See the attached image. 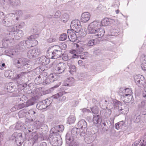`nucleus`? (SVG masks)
Instances as JSON below:
<instances>
[{"instance_id":"f257e3e1","label":"nucleus","mask_w":146,"mask_h":146,"mask_svg":"<svg viewBox=\"0 0 146 146\" xmlns=\"http://www.w3.org/2000/svg\"><path fill=\"white\" fill-rule=\"evenodd\" d=\"M48 139L50 144L53 146H60L62 144V140L60 135L57 136H50L48 137L45 136L44 137L43 140Z\"/></svg>"},{"instance_id":"f03ea898","label":"nucleus","mask_w":146,"mask_h":146,"mask_svg":"<svg viewBox=\"0 0 146 146\" xmlns=\"http://www.w3.org/2000/svg\"><path fill=\"white\" fill-rule=\"evenodd\" d=\"M56 49H54L52 51L48 52L49 54V56L50 58L51 59H56L58 58L61 57V55L62 49L61 46L60 47L58 45L55 46ZM48 52H49L48 51Z\"/></svg>"},{"instance_id":"7ed1b4c3","label":"nucleus","mask_w":146,"mask_h":146,"mask_svg":"<svg viewBox=\"0 0 146 146\" xmlns=\"http://www.w3.org/2000/svg\"><path fill=\"white\" fill-rule=\"evenodd\" d=\"M41 53L40 49L36 47L34 49H30L27 52V56L29 58H33L37 57Z\"/></svg>"},{"instance_id":"20e7f679","label":"nucleus","mask_w":146,"mask_h":146,"mask_svg":"<svg viewBox=\"0 0 146 146\" xmlns=\"http://www.w3.org/2000/svg\"><path fill=\"white\" fill-rule=\"evenodd\" d=\"M134 79L135 83L139 87L141 88L144 87L146 81L143 76L140 74L136 75L134 76Z\"/></svg>"},{"instance_id":"39448f33","label":"nucleus","mask_w":146,"mask_h":146,"mask_svg":"<svg viewBox=\"0 0 146 146\" xmlns=\"http://www.w3.org/2000/svg\"><path fill=\"white\" fill-rule=\"evenodd\" d=\"M76 138H71L70 135L69 133L66 134V144L69 146H78L79 143L76 141Z\"/></svg>"},{"instance_id":"423d86ee","label":"nucleus","mask_w":146,"mask_h":146,"mask_svg":"<svg viewBox=\"0 0 146 146\" xmlns=\"http://www.w3.org/2000/svg\"><path fill=\"white\" fill-rule=\"evenodd\" d=\"M66 68V64L60 62L54 68V70L57 74H60L64 72Z\"/></svg>"},{"instance_id":"0eeeda50","label":"nucleus","mask_w":146,"mask_h":146,"mask_svg":"<svg viewBox=\"0 0 146 146\" xmlns=\"http://www.w3.org/2000/svg\"><path fill=\"white\" fill-rule=\"evenodd\" d=\"M51 104V103L48 99H46L39 102L36 105V108L39 110H41L45 109Z\"/></svg>"},{"instance_id":"6e6552de","label":"nucleus","mask_w":146,"mask_h":146,"mask_svg":"<svg viewBox=\"0 0 146 146\" xmlns=\"http://www.w3.org/2000/svg\"><path fill=\"white\" fill-rule=\"evenodd\" d=\"M26 59L21 58L15 59L14 61V64L18 68L20 69L24 64L26 63Z\"/></svg>"},{"instance_id":"1a4fd4ad","label":"nucleus","mask_w":146,"mask_h":146,"mask_svg":"<svg viewBox=\"0 0 146 146\" xmlns=\"http://www.w3.org/2000/svg\"><path fill=\"white\" fill-rule=\"evenodd\" d=\"M14 135H16L15 142L17 145L20 146L23 143V139L22 134L21 133H14Z\"/></svg>"},{"instance_id":"9d476101","label":"nucleus","mask_w":146,"mask_h":146,"mask_svg":"<svg viewBox=\"0 0 146 146\" xmlns=\"http://www.w3.org/2000/svg\"><path fill=\"white\" fill-rule=\"evenodd\" d=\"M140 142V146H146V133H145L140 139L137 141H135L132 145V146H137Z\"/></svg>"},{"instance_id":"9b49d317","label":"nucleus","mask_w":146,"mask_h":146,"mask_svg":"<svg viewBox=\"0 0 146 146\" xmlns=\"http://www.w3.org/2000/svg\"><path fill=\"white\" fill-rule=\"evenodd\" d=\"M13 21L12 18L5 17L1 23L5 26L10 27L13 24Z\"/></svg>"},{"instance_id":"f8f14e48","label":"nucleus","mask_w":146,"mask_h":146,"mask_svg":"<svg viewBox=\"0 0 146 146\" xmlns=\"http://www.w3.org/2000/svg\"><path fill=\"white\" fill-rule=\"evenodd\" d=\"M74 31L72 30H68V36L70 41L74 42L77 39V35Z\"/></svg>"},{"instance_id":"ddd939ff","label":"nucleus","mask_w":146,"mask_h":146,"mask_svg":"<svg viewBox=\"0 0 146 146\" xmlns=\"http://www.w3.org/2000/svg\"><path fill=\"white\" fill-rule=\"evenodd\" d=\"M102 121V118L99 115H94L93 119V123L97 125V126H100Z\"/></svg>"},{"instance_id":"4468645a","label":"nucleus","mask_w":146,"mask_h":146,"mask_svg":"<svg viewBox=\"0 0 146 146\" xmlns=\"http://www.w3.org/2000/svg\"><path fill=\"white\" fill-rule=\"evenodd\" d=\"M26 74V72H22L17 74L16 78L17 82L19 84H20L23 82L24 79L25 77V75Z\"/></svg>"},{"instance_id":"2eb2a0df","label":"nucleus","mask_w":146,"mask_h":146,"mask_svg":"<svg viewBox=\"0 0 146 146\" xmlns=\"http://www.w3.org/2000/svg\"><path fill=\"white\" fill-rule=\"evenodd\" d=\"M39 64L42 65H46L48 64L50 61V59L44 56L40 57L39 60Z\"/></svg>"},{"instance_id":"dca6fc26","label":"nucleus","mask_w":146,"mask_h":146,"mask_svg":"<svg viewBox=\"0 0 146 146\" xmlns=\"http://www.w3.org/2000/svg\"><path fill=\"white\" fill-rule=\"evenodd\" d=\"M90 17V15L89 13L84 12L82 14L81 20L82 22L86 23L89 20Z\"/></svg>"},{"instance_id":"f3484780","label":"nucleus","mask_w":146,"mask_h":146,"mask_svg":"<svg viewBox=\"0 0 146 146\" xmlns=\"http://www.w3.org/2000/svg\"><path fill=\"white\" fill-rule=\"evenodd\" d=\"M133 97L132 95H130L129 94H124L121 96V98L122 100L125 103H127L129 102L131 100H132V99Z\"/></svg>"},{"instance_id":"a211bd4d","label":"nucleus","mask_w":146,"mask_h":146,"mask_svg":"<svg viewBox=\"0 0 146 146\" xmlns=\"http://www.w3.org/2000/svg\"><path fill=\"white\" fill-rule=\"evenodd\" d=\"M80 129L74 127L71 130V134H70V137L71 138H76L79 133Z\"/></svg>"},{"instance_id":"6ab92c4d","label":"nucleus","mask_w":146,"mask_h":146,"mask_svg":"<svg viewBox=\"0 0 146 146\" xmlns=\"http://www.w3.org/2000/svg\"><path fill=\"white\" fill-rule=\"evenodd\" d=\"M54 98L58 99L59 101H64L66 100V97L65 96H63V94L62 92H59L54 96Z\"/></svg>"},{"instance_id":"aec40b11","label":"nucleus","mask_w":146,"mask_h":146,"mask_svg":"<svg viewBox=\"0 0 146 146\" xmlns=\"http://www.w3.org/2000/svg\"><path fill=\"white\" fill-rule=\"evenodd\" d=\"M44 79V76L43 74H41L36 78L35 81L37 84H42L43 85V82Z\"/></svg>"},{"instance_id":"412c9836","label":"nucleus","mask_w":146,"mask_h":146,"mask_svg":"<svg viewBox=\"0 0 146 146\" xmlns=\"http://www.w3.org/2000/svg\"><path fill=\"white\" fill-rule=\"evenodd\" d=\"M81 27V25H77V26L76 25L75 26H74V27H71V28L72 29V30H73L76 33H78L81 36L84 37L85 36L86 34L84 33L82 35L80 34L81 33L80 32Z\"/></svg>"},{"instance_id":"4be33fe9","label":"nucleus","mask_w":146,"mask_h":146,"mask_svg":"<svg viewBox=\"0 0 146 146\" xmlns=\"http://www.w3.org/2000/svg\"><path fill=\"white\" fill-rule=\"evenodd\" d=\"M78 125L79 129H86L87 125L86 122L84 120L82 119L78 123Z\"/></svg>"},{"instance_id":"5701e85b","label":"nucleus","mask_w":146,"mask_h":146,"mask_svg":"<svg viewBox=\"0 0 146 146\" xmlns=\"http://www.w3.org/2000/svg\"><path fill=\"white\" fill-rule=\"evenodd\" d=\"M58 127L56 126L51 129L50 132L52 134L50 135V136H57L58 135H60V133H59Z\"/></svg>"},{"instance_id":"b1692460","label":"nucleus","mask_w":146,"mask_h":146,"mask_svg":"<svg viewBox=\"0 0 146 146\" xmlns=\"http://www.w3.org/2000/svg\"><path fill=\"white\" fill-rule=\"evenodd\" d=\"M15 35H14V37L16 40L19 39L24 35L23 32L22 30H19L15 32Z\"/></svg>"},{"instance_id":"393cba45","label":"nucleus","mask_w":146,"mask_h":146,"mask_svg":"<svg viewBox=\"0 0 146 146\" xmlns=\"http://www.w3.org/2000/svg\"><path fill=\"white\" fill-rule=\"evenodd\" d=\"M25 44L28 43H29L30 44H31V45H30L27 46V48H29V47L37 45L38 44V42L35 39L33 40H25Z\"/></svg>"},{"instance_id":"a878e982","label":"nucleus","mask_w":146,"mask_h":146,"mask_svg":"<svg viewBox=\"0 0 146 146\" xmlns=\"http://www.w3.org/2000/svg\"><path fill=\"white\" fill-rule=\"evenodd\" d=\"M94 28H95L97 30L101 26V23L98 21H94L91 23L90 24Z\"/></svg>"},{"instance_id":"bb28decb","label":"nucleus","mask_w":146,"mask_h":146,"mask_svg":"<svg viewBox=\"0 0 146 146\" xmlns=\"http://www.w3.org/2000/svg\"><path fill=\"white\" fill-rule=\"evenodd\" d=\"M36 98L33 97L25 102L27 107L33 105L36 102Z\"/></svg>"},{"instance_id":"cd10ccee","label":"nucleus","mask_w":146,"mask_h":146,"mask_svg":"<svg viewBox=\"0 0 146 146\" xmlns=\"http://www.w3.org/2000/svg\"><path fill=\"white\" fill-rule=\"evenodd\" d=\"M105 31L103 28H99L97 29V34L95 36H97L99 38L102 37L103 36L104 34Z\"/></svg>"},{"instance_id":"c85d7f7f","label":"nucleus","mask_w":146,"mask_h":146,"mask_svg":"<svg viewBox=\"0 0 146 146\" xmlns=\"http://www.w3.org/2000/svg\"><path fill=\"white\" fill-rule=\"evenodd\" d=\"M74 82V79L72 77H70L68 79V80L64 84L65 86H70L73 85Z\"/></svg>"},{"instance_id":"c756f323","label":"nucleus","mask_w":146,"mask_h":146,"mask_svg":"<svg viewBox=\"0 0 146 146\" xmlns=\"http://www.w3.org/2000/svg\"><path fill=\"white\" fill-rule=\"evenodd\" d=\"M140 114L139 112V113H137L135 114L133 118V120L134 122L136 123H139L140 121Z\"/></svg>"},{"instance_id":"7c9ffc66","label":"nucleus","mask_w":146,"mask_h":146,"mask_svg":"<svg viewBox=\"0 0 146 146\" xmlns=\"http://www.w3.org/2000/svg\"><path fill=\"white\" fill-rule=\"evenodd\" d=\"M88 31L90 34H96L97 32V30L94 28L92 26L89 24L88 27Z\"/></svg>"},{"instance_id":"2f4dec72","label":"nucleus","mask_w":146,"mask_h":146,"mask_svg":"<svg viewBox=\"0 0 146 146\" xmlns=\"http://www.w3.org/2000/svg\"><path fill=\"white\" fill-rule=\"evenodd\" d=\"M25 44V41L20 42L18 44L19 49L22 50V49H24V48H25L26 47H27V46H28V45L29 44L28 43Z\"/></svg>"},{"instance_id":"473e14b6","label":"nucleus","mask_w":146,"mask_h":146,"mask_svg":"<svg viewBox=\"0 0 146 146\" xmlns=\"http://www.w3.org/2000/svg\"><path fill=\"white\" fill-rule=\"evenodd\" d=\"M44 121V119H43L42 121H38L35 122L34 125L37 129H39L43 125Z\"/></svg>"},{"instance_id":"72a5a7b5","label":"nucleus","mask_w":146,"mask_h":146,"mask_svg":"<svg viewBox=\"0 0 146 146\" xmlns=\"http://www.w3.org/2000/svg\"><path fill=\"white\" fill-rule=\"evenodd\" d=\"M61 21L64 23L66 22L69 19V15L66 13H64L61 19Z\"/></svg>"},{"instance_id":"f704fd0d","label":"nucleus","mask_w":146,"mask_h":146,"mask_svg":"<svg viewBox=\"0 0 146 146\" xmlns=\"http://www.w3.org/2000/svg\"><path fill=\"white\" fill-rule=\"evenodd\" d=\"M76 120L75 117L74 115H70L68 117L67 120V123L69 124L73 123Z\"/></svg>"},{"instance_id":"c9c22d12","label":"nucleus","mask_w":146,"mask_h":146,"mask_svg":"<svg viewBox=\"0 0 146 146\" xmlns=\"http://www.w3.org/2000/svg\"><path fill=\"white\" fill-rule=\"evenodd\" d=\"M14 35H15V33L13 32H9L8 34H7L6 37L8 38L10 40H13L14 39Z\"/></svg>"},{"instance_id":"e433bc0d","label":"nucleus","mask_w":146,"mask_h":146,"mask_svg":"<svg viewBox=\"0 0 146 146\" xmlns=\"http://www.w3.org/2000/svg\"><path fill=\"white\" fill-rule=\"evenodd\" d=\"M102 129L103 131H107L110 128V125L109 124H107L106 122H103L101 125Z\"/></svg>"},{"instance_id":"4c0bfd02","label":"nucleus","mask_w":146,"mask_h":146,"mask_svg":"<svg viewBox=\"0 0 146 146\" xmlns=\"http://www.w3.org/2000/svg\"><path fill=\"white\" fill-rule=\"evenodd\" d=\"M53 80H50L48 77L44 76V80L43 85H46L53 82Z\"/></svg>"},{"instance_id":"58836bf2","label":"nucleus","mask_w":146,"mask_h":146,"mask_svg":"<svg viewBox=\"0 0 146 146\" xmlns=\"http://www.w3.org/2000/svg\"><path fill=\"white\" fill-rule=\"evenodd\" d=\"M2 44L3 46L5 47H7L9 45V44L11 42V41L9 39L4 38L2 41Z\"/></svg>"},{"instance_id":"ea45409f","label":"nucleus","mask_w":146,"mask_h":146,"mask_svg":"<svg viewBox=\"0 0 146 146\" xmlns=\"http://www.w3.org/2000/svg\"><path fill=\"white\" fill-rule=\"evenodd\" d=\"M80 21L78 19H75L73 20L71 22L70 25L71 28L76 25H80Z\"/></svg>"},{"instance_id":"a19ab883","label":"nucleus","mask_w":146,"mask_h":146,"mask_svg":"<svg viewBox=\"0 0 146 146\" xmlns=\"http://www.w3.org/2000/svg\"><path fill=\"white\" fill-rule=\"evenodd\" d=\"M31 66L28 63H25L20 69L22 70H25V71L29 70L31 68Z\"/></svg>"},{"instance_id":"79ce46f5","label":"nucleus","mask_w":146,"mask_h":146,"mask_svg":"<svg viewBox=\"0 0 146 146\" xmlns=\"http://www.w3.org/2000/svg\"><path fill=\"white\" fill-rule=\"evenodd\" d=\"M76 70V67L74 65H72L69 66L68 71L71 74H73Z\"/></svg>"},{"instance_id":"37998d69","label":"nucleus","mask_w":146,"mask_h":146,"mask_svg":"<svg viewBox=\"0 0 146 146\" xmlns=\"http://www.w3.org/2000/svg\"><path fill=\"white\" fill-rule=\"evenodd\" d=\"M101 25L103 26H107L110 24L109 19L107 18H105L101 21Z\"/></svg>"},{"instance_id":"c03bdc74","label":"nucleus","mask_w":146,"mask_h":146,"mask_svg":"<svg viewBox=\"0 0 146 146\" xmlns=\"http://www.w3.org/2000/svg\"><path fill=\"white\" fill-rule=\"evenodd\" d=\"M10 1L11 5L14 6L18 5L20 3L19 0H11Z\"/></svg>"},{"instance_id":"a18cd8bd","label":"nucleus","mask_w":146,"mask_h":146,"mask_svg":"<svg viewBox=\"0 0 146 146\" xmlns=\"http://www.w3.org/2000/svg\"><path fill=\"white\" fill-rule=\"evenodd\" d=\"M69 52L73 54L72 57L73 58H77L79 57V56L77 54L76 51V50H71L69 51Z\"/></svg>"},{"instance_id":"49530a36","label":"nucleus","mask_w":146,"mask_h":146,"mask_svg":"<svg viewBox=\"0 0 146 146\" xmlns=\"http://www.w3.org/2000/svg\"><path fill=\"white\" fill-rule=\"evenodd\" d=\"M97 40V39L90 40L88 41L87 45L88 46H92L94 45H95L96 43L95 41H96Z\"/></svg>"},{"instance_id":"de8ad7c7","label":"nucleus","mask_w":146,"mask_h":146,"mask_svg":"<svg viewBox=\"0 0 146 146\" xmlns=\"http://www.w3.org/2000/svg\"><path fill=\"white\" fill-rule=\"evenodd\" d=\"M125 88H121L119 89L118 91V94L120 96L121 98V96L123 95L124 94H125Z\"/></svg>"},{"instance_id":"09e8293b","label":"nucleus","mask_w":146,"mask_h":146,"mask_svg":"<svg viewBox=\"0 0 146 146\" xmlns=\"http://www.w3.org/2000/svg\"><path fill=\"white\" fill-rule=\"evenodd\" d=\"M139 108H143L146 110V103L145 101H142L139 104Z\"/></svg>"},{"instance_id":"8fccbe9b","label":"nucleus","mask_w":146,"mask_h":146,"mask_svg":"<svg viewBox=\"0 0 146 146\" xmlns=\"http://www.w3.org/2000/svg\"><path fill=\"white\" fill-rule=\"evenodd\" d=\"M38 139V135L37 134L35 135L31 139V141L33 144L37 142Z\"/></svg>"},{"instance_id":"3c124183","label":"nucleus","mask_w":146,"mask_h":146,"mask_svg":"<svg viewBox=\"0 0 146 146\" xmlns=\"http://www.w3.org/2000/svg\"><path fill=\"white\" fill-rule=\"evenodd\" d=\"M61 12L60 11H57L54 16V18L57 19L59 18L61 15Z\"/></svg>"},{"instance_id":"603ef678","label":"nucleus","mask_w":146,"mask_h":146,"mask_svg":"<svg viewBox=\"0 0 146 146\" xmlns=\"http://www.w3.org/2000/svg\"><path fill=\"white\" fill-rule=\"evenodd\" d=\"M67 37V36L66 34L63 33L61 35L60 37V40L61 41H64L65 40Z\"/></svg>"},{"instance_id":"864d4df0","label":"nucleus","mask_w":146,"mask_h":146,"mask_svg":"<svg viewBox=\"0 0 146 146\" xmlns=\"http://www.w3.org/2000/svg\"><path fill=\"white\" fill-rule=\"evenodd\" d=\"M27 107L25 102H24L23 103L20 104L17 106V110L20 109L24 107Z\"/></svg>"},{"instance_id":"5fc2aeb1","label":"nucleus","mask_w":146,"mask_h":146,"mask_svg":"<svg viewBox=\"0 0 146 146\" xmlns=\"http://www.w3.org/2000/svg\"><path fill=\"white\" fill-rule=\"evenodd\" d=\"M91 109L92 113L94 114H96L98 112V109L96 107H93Z\"/></svg>"},{"instance_id":"6e6d98bb","label":"nucleus","mask_w":146,"mask_h":146,"mask_svg":"<svg viewBox=\"0 0 146 146\" xmlns=\"http://www.w3.org/2000/svg\"><path fill=\"white\" fill-rule=\"evenodd\" d=\"M86 129H80V131L79 133H80V135L82 137L84 136L85 134V131Z\"/></svg>"},{"instance_id":"4d7b16f0","label":"nucleus","mask_w":146,"mask_h":146,"mask_svg":"<svg viewBox=\"0 0 146 146\" xmlns=\"http://www.w3.org/2000/svg\"><path fill=\"white\" fill-rule=\"evenodd\" d=\"M6 89L7 90V92L10 93H12L14 91L13 87L12 86H10V85L7 86Z\"/></svg>"},{"instance_id":"13d9d810","label":"nucleus","mask_w":146,"mask_h":146,"mask_svg":"<svg viewBox=\"0 0 146 146\" xmlns=\"http://www.w3.org/2000/svg\"><path fill=\"white\" fill-rule=\"evenodd\" d=\"M84 48L81 46L76 49V54H81L83 51Z\"/></svg>"},{"instance_id":"bf43d9fd","label":"nucleus","mask_w":146,"mask_h":146,"mask_svg":"<svg viewBox=\"0 0 146 146\" xmlns=\"http://www.w3.org/2000/svg\"><path fill=\"white\" fill-rule=\"evenodd\" d=\"M56 127H58V128L59 131V133H60L62 132L64 129V127L62 125L57 126Z\"/></svg>"},{"instance_id":"052dcab7","label":"nucleus","mask_w":146,"mask_h":146,"mask_svg":"<svg viewBox=\"0 0 146 146\" xmlns=\"http://www.w3.org/2000/svg\"><path fill=\"white\" fill-rule=\"evenodd\" d=\"M56 38L53 37L50 38L47 40L48 42L50 43L55 42L56 41Z\"/></svg>"},{"instance_id":"680f3d73","label":"nucleus","mask_w":146,"mask_h":146,"mask_svg":"<svg viewBox=\"0 0 146 146\" xmlns=\"http://www.w3.org/2000/svg\"><path fill=\"white\" fill-rule=\"evenodd\" d=\"M125 94H129L130 95H132L131 93L132 91L130 88H125Z\"/></svg>"},{"instance_id":"e2e57ef3","label":"nucleus","mask_w":146,"mask_h":146,"mask_svg":"<svg viewBox=\"0 0 146 146\" xmlns=\"http://www.w3.org/2000/svg\"><path fill=\"white\" fill-rule=\"evenodd\" d=\"M10 27V29H11V32H13V33H15V31L17 29V26H15V25H11Z\"/></svg>"},{"instance_id":"0e129e2a","label":"nucleus","mask_w":146,"mask_h":146,"mask_svg":"<svg viewBox=\"0 0 146 146\" xmlns=\"http://www.w3.org/2000/svg\"><path fill=\"white\" fill-rule=\"evenodd\" d=\"M62 60L64 61H67L68 59V56L66 54H62Z\"/></svg>"},{"instance_id":"69168bd1","label":"nucleus","mask_w":146,"mask_h":146,"mask_svg":"<svg viewBox=\"0 0 146 146\" xmlns=\"http://www.w3.org/2000/svg\"><path fill=\"white\" fill-rule=\"evenodd\" d=\"M94 140V138H92L90 139V138H88V137H86L85 139V140L86 142H87V143H89L92 142Z\"/></svg>"},{"instance_id":"338daca9","label":"nucleus","mask_w":146,"mask_h":146,"mask_svg":"<svg viewBox=\"0 0 146 146\" xmlns=\"http://www.w3.org/2000/svg\"><path fill=\"white\" fill-rule=\"evenodd\" d=\"M5 17V16L3 13L0 11V24L1 23Z\"/></svg>"},{"instance_id":"774afa93","label":"nucleus","mask_w":146,"mask_h":146,"mask_svg":"<svg viewBox=\"0 0 146 146\" xmlns=\"http://www.w3.org/2000/svg\"><path fill=\"white\" fill-rule=\"evenodd\" d=\"M55 75L54 74H51L48 77L50 80L52 79L53 80V82L55 80L54 78Z\"/></svg>"}]
</instances>
